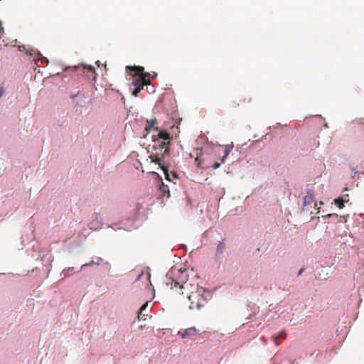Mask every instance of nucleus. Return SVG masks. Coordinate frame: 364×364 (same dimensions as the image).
<instances>
[{"label": "nucleus", "instance_id": "f257e3e1", "mask_svg": "<svg viewBox=\"0 0 364 364\" xmlns=\"http://www.w3.org/2000/svg\"><path fill=\"white\" fill-rule=\"evenodd\" d=\"M233 149V144H226V145H218L214 146L213 144H207L204 147L201 149H196V159L195 162L196 164V166L198 168H203V163L207 160V156L209 154H213L214 156L220 155L221 152H223V156L220 157V162L215 161L214 162L211 166L214 169H217L220 167L222 163H224L225 159L231 152Z\"/></svg>", "mask_w": 364, "mask_h": 364}, {"label": "nucleus", "instance_id": "f03ea898", "mask_svg": "<svg viewBox=\"0 0 364 364\" xmlns=\"http://www.w3.org/2000/svg\"><path fill=\"white\" fill-rule=\"evenodd\" d=\"M167 286H170L171 289L177 287L178 286L181 290V294H186L187 298L191 302L189 306L190 309H200L206 304V299L202 296V289H199L198 286L193 287L188 282H185L181 284L178 282L175 281L172 277H168L166 282Z\"/></svg>", "mask_w": 364, "mask_h": 364}, {"label": "nucleus", "instance_id": "7ed1b4c3", "mask_svg": "<svg viewBox=\"0 0 364 364\" xmlns=\"http://www.w3.org/2000/svg\"><path fill=\"white\" fill-rule=\"evenodd\" d=\"M126 70L136 73V75H133V77H134L132 82L133 85L136 86L139 85L140 86H142V88H144V86L151 85V81L149 80L151 73H144V68L143 67L127 66Z\"/></svg>", "mask_w": 364, "mask_h": 364}, {"label": "nucleus", "instance_id": "20e7f679", "mask_svg": "<svg viewBox=\"0 0 364 364\" xmlns=\"http://www.w3.org/2000/svg\"><path fill=\"white\" fill-rule=\"evenodd\" d=\"M170 134L167 132L160 131L158 134V139L155 141V143H158L161 149H164V153L167 154L169 151L168 144L170 143Z\"/></svg>", "mask_w": 364, "mask_h": 364}, {"label": "nucleus", "instance_id": "39448f33", "mask_svg": "<svg viewBox=\"0 0 364 364\" xmlns=\"http://www.w3.org/2000/svg\"><path fill=\"white\" fill-rule=\"evenodd\" d=\"M27 53L33 56V61H35V64L38 65V63H41V65H47L48 64V60L46 57L42 56V55L35 50L33 49L27 50Z\"/></svg>", "mask_w": 364, "mask_h": 364}, {"label": "nucleus", "instance_id": "423d86ee", "mask_svg": "<svg viewBox=\"0 0 364 364\" xmlns=\"http://www.w3.org/2000/svg\"><path fill=\"white\" fill-rule=\"evenodd\" d=\"M196 334L197 330L195 327L188 328L178 332V335L180 336L182 338H188L193 339Z\"/></svg>", "mask_w": 364, "mask_h": 364}, {"label": "nucleus", "instance_id": "0eeeda50", "mask_svg": "<svg viewBox=\"0 0 364 364\" xmlns=\"http://www.w3.org/2000/svg\"><path fill=\"white\" fill-rule=\"evenodd\" d=\"M313 203L314 204V208L318 209V208H316V203L314 202V193L312 191H307L306 194L303 198V205L304 207H306L308 205H311Z\"/></svg>", "mask_w": 364, "mask_h": 364}, {"label": "nucleus", "instance_id": "6e6552de", "mask_svg": "<svg viewBox=\"0 0 364 364\" xmlns=\"http://www.w3.org/2000/svg\"><path fill=\"white\" fill-rule=\"evenodd\" d=\"M83 72L86 74L87 77L95 79L96 77V73L95 68L92 65H83Z\"/></svg>", "mask_w": 364, "mask_h": 364}, {"label": "nucleus", "instance_id": "1a4fd4ad", "mask_svg": "<svg viewBox=\"0 0 364 364\" xmlns=\"http://www.w3.org/2000/svg\"><path fill=\"white\" fill-rule=\"evenodd\" d=\"M148 306V302H146L140 308L138 312V319L139 320H146V314H143V311H145L146 308Z\"/></svg>", "mask_w": 364, "mask_h": 364}, {"label": "nucleus", "instance_id": "9d476101", "mask_svg": "<svg viewBox=\"0 0 364 364\" xmlns=\"http://www.w3.org/2000/svg\"><path fill=\"white\" fill-rule=\"evenodd\" d=\"M157 124V121L156 119H151V120L146 121V124L145 127V129L149 132L151 129L154 128V125Z\"/></svg>", "mask_w": 364, "mask_h": 364}, {"label": "nucleus", "instance_id": "9b49d317", "mask_svg": "<svg viewBox=\"0 0 364 364\" xmlns=\"http://www.w3.org/2000/svg\"><path fill=\"white\" fill-rule=\"evenodd\" d=\"M149 158L151 159V162L159 164L161 167L164 166L161 164V159L158 156V154H151L149 156Z\"/></svg>", "mask_w": 364, "mask_h": 364}, {"label": "nucleus", "instance_id": "f8f14e48", "mask_svg": "<svg viewBox=\"0 0 364 364\" xmlns=\"http://www.w3.org/2000/svg\"><path fill=\"white\" fill-rule=\"evenodd\" d=\"M160 190L163 194V196H167L168 198L170 196V192L168 186H166L164 184V183H161V186H160Z\"/></svg>", "mask_w": 364, "mask_h": 364}, {"label": "nucleus", "instance_id": "ddd939ff", "mask_svg": "<svg viewBox=\"0 0 364 364\" xmlns=\"http://www.w3.org/2000/svg\"><path fill=\"white\" fill-rule=\"evenodd\" d=\"M348 199L343 200L342 198H336L334 200L335 204L339 208H342L344 207V203L348 202Z\"/></svg>", "mask_w": 364, "mask_h": 364}, {"label": "nucleus", "instance_id": "4468645a", "mask_svg": "<svg viewBox=\"0 0 364 364\" xmlns=\"http://www.w3.org/2000/svg\"><path fill=\"white\" fill-rule=\"evenodd\" d=\"M286 338V333L283 331L279 332L274 337V341L276 345H279L278 340L279 339H284Z\"/></svg>", "mask_w": 364, "mask_h": 364}, {"label": "nucleus", "instance_id": "2eb2a0df", "mask_svg": "<svg viewBox=\"0 0 364 364\" xmlns=\"http://www.w3.org/2000/svg\"><path fill=\"white\" fill-rule=\"evenodd\" d=\"M136 88L133 90L132 92V95L134 96V97H138L139 95V93L141 92V90H143L142 88V86H140L139 85L135 86Z\"/></svg>", "mask_w": 364, "mask_h": 364}, {"label": "nucleus", "instance_id": "dca6fc26", "mask_svg": "<svg viewBox=\"0 0 364 364\" xmlns=\"http://www.w3.org/2000/svg\"><path fill=\"white\" fill-rule=\"evenodd\" d=\"M161 168L163 169V171L164 172L166 179L168 181H171L170 174L168 172L167 168H166L165 166H161Z\"/></svg>", "mask_w": 364, "mask_h": 364}, {"label": "nucleus", "instance_id": "f3484780", "mask_svg": "<svg viewBox=\"0 0 364 364\" xmlns=\"http://www.w3.org/2000/svg\"><path fill=\"white\" fill-rule=\"evenodd\" d=\"M102 261V259L101 257H95L92 260V262H93L95 264L100 265Z\"/></svg>", "mask_w": 364, "mask_h": 364}, {"label": "nucleus", "instance_id": "a211bd4d", "mask_svg": "<svg viewBox=\"0 0 364 364\" xmlns=\"http://www.w3.org/2000/svg\"><path fill=\"white\" fill-rule=\"evenodd\" d=\"M92 264H94V263H93V262H92V261H90V262H88V263H85V264H82V265L81 266V269H82V268H83V267H90V266H91V265H92Z\"/></svg>", "mask_w": 364, "mask_h": 364}, {"label": "nucleus", "instance_id": "6ab92c4d", "mask_svg": "<svg viewBox=\"0 0 364 364\" xmlns=\"http://www.w3.org/2000/svg\"><path fill=\"white\" fill-rule=\"evenodd\" d=\"M359 123L364 128V119H360V122Z\"/></svg>", "mask_w": 364, "mask_h": 364}, {"label": "nucleus", "instance_id": "aec40b11", "mask_svg": "<svg viewBox=\"0 0 364 364\" xmlns=\"http://www.w3.org/2000/svg\"><path fill=\"white\" fill-rule=\"evenodd\" d=\"M156 76H157L156 73L154 72L152 74H151L150 77H156Z\"/></svg>", "mask_w": 364, "mask_h": 364}, {"label": "nucleus", "instance_id": "412c9836", "mask_svg": "<svg viewBox=\"0 0 364 364\" xmlns=\"http://www.w3.org/2000/svg\"><path fill=\"white\" fill-rule=\"evenodd\" d=\"M304 268L301 269L299 271V272H298V275H299H299H301V274H302V272H303V271H304Z\"/></svg>", "mask_w": 364, "mask_h": 364}, {"label": "nucleus", "instance_id": "4be33fe9", "mask_svg": "<svg viewBox=\"0 0 364 364\" xmlns=\"http://www.w3.org/2000/svg\"><path fill=\"white\" fill-rule=\"evenodd\" d=\"M3 95V90L2 89H0V97L2 96Z\"/></svg>", "mask_w": 364, "mask_h": 364}, {"label": "nucleus", "instance_id": "5701e85b", "mask_svg": "<svg viewBox=\"0 0 364 364\" xmlns=\"http://www.w3.org/2000/svg\"><path fill=\"white\" fill-rule=\"evenodd\" d=\"M171 175L173 178H176V174L175 173H171Z\"/></svg>", "mask_w": 364, "mask_h": 364}, {"label": "nucleus", "instance_id": "b1692460", "mask_svg": "<svg viewBox=\"0 0 364 364\" xmlns=\"http://www.w3.org/2000/svg\"><path fill=\"white\" fill-rule=\"evenodd\" d=\"M331 214L327 215V217H331Z\"/></svg>", "mask_w": 364, "mask_h": 364}]
</instances>
